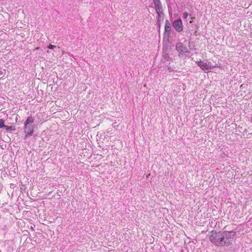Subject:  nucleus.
<instances>
[{
    "mask_svg": "<svg viewBox=\"0 0 252 252\" xmlns=\"http://www.w3.org/2000/svg\"><path fill=\"white\" fill-rule=\"evenodd\" d=\"M6 127L4 125V121L2 119H0V128Z\"/></svg>",
    "mask_w": 252,
    "mask_h": 252,
    "instance_id": "9",
    "label": "nucleus"
},
{
    "mask_svg": "<svg viewBox=\"0 0 252 252\" xmlns=\"http://www.w3.org/2000/svg\"><path fill=\"white\" fill-rule=\"evenodd\" d=\"M196 63L203 70H208L213 67L202 61L196 62Z\"/></svg>",
    "mask_w": 252,
    "mask_h": 252,
    "instance_id": "6",
    "label": "nucleus"
},
{
    "mask_svg": "<svg viewBox=\"0 0 252 252\" xmlns=\"http://www.w3.org/2000/svg\"><path fill=\"white\" fill-rule=\"evenodd\" d=\"M171 32V24L168 20H165L164 26V36L169 37L170 35Z\"/></svg>",
    "mask_w": 252,
    "mask_h": 252,
    "instance_id": "5",
    "label": "nucleus"
},
{
    "mask_svg": "<svg viewBox=\"0 0 252 252\" xmlns=\"http://www.w3.org/2000/svg\"><path fill=\"white\" fill-rule=\"evenodd\" d=\"M6 127H3L7 131L13 130V127L11 126H5Z\"/></svg>",
    "mask_w": 252,
    "mask_h": 252,
    "instance_id": "12",
    "label": "nucleus"
},
{
    "mask_svg": "<svg viewBox=\"0 0 252 252\" xmlns=\"http://www.w3.org/2000/svg\"><path fill=\"white\" fill-rule=\"evenodd\" d=\"M160 17H161V15L160 16V17H159V15H158V19H157V24H158V26L159 28L160 27Z\"/></svg>",
    "mask_w": 252,
    "mask_h": 252,
    "instance_id": "11",
    "label": "nucleus"
},
{
    "mask_svg": "<svg viewBox=\"0 0 252 252\" xmlns=\"http://www.w3.org/2000/svg\"><path fill=\"white\" fill-rule=\"evenodd\" d=\"M56 47V46L55 45H52V44H50L48 46V48L50 49H53L54 48H55Z\"/></svg>",
    "mask_w": 252,
    "mask_h": 252,
    "instance_id": "14",
    "label": "nucleus"
},
{
    "mask_svg": "<svg viewBox=\"0 0 252 252\" xmlns=\"http://www.w3.org/2000/svg\"><path fill=\"white\" fill-rule=\"evenodd\" d=\"M188 16V13L187 12H184L183 14V18L184 19H187Z\"/></svg>",
    "mask_w": 252,
    "mask_h": 252,
    "instance_id": "13",
    "label": "nucleus"
},
{
    "mask_svg": "<svg viewBox=\"0 0 252 252\" xmlns=\"http://www.w3.org/2000/svg\"><path fill=\"white\" fill-rule=\"evenodd\" d=\"M155 9L156 10L157 13L158 15H159V17L161 15H163V13L162 12V5L161 4H160L159 5H157L155 6Z\"/></svg>",
    "mask_w": 252,
    "mask_h": 252,
    "instance_id": "7",
    "label": "nucleus"
},
{
    "mask_svg": "<svg viewBox=\"0 0 252 252\" xmlns=\"http://www.w3.org/2000/svg\"><path fill=\"white\" fill-rule=\"evenodd\" d=\"M34 119L33 118V117L32 116L29 117L25 121L24 125H25V126L30 125V124L33 123L34 122Z\"/></svg>",
    "mask_w": 252,
    "mask_h": 252,
    "instance_id": "8",
    "label": "nucleus"
},
{
    "mask_svg": "<svg viewBox=\"0 0 252 252\" xmlns=\"http://www.w3.org/2000/svg\"><path fill=\"white\" fill-rule=\"evenodd\" d=\"M236 235L233 231H212L209 235V240L218 247L229 246L232 244Z\"/></svg>",
    "mask_w": 252,
    "mask_h": 252,
    "instance_id": "1",
    "label": "nucleus"
},
{
    "mask_svg": "<svg viewBox=\"0 0 252 252\" xmlns=\"http://www.w3.org/2000/svg\"><path fill=\"white\" fill-rule=\"evenodd\" d=\"M34 127L35 126L34 125H28L27 126H25V125H24V129L25 130V132L26 133L25 136V139L32 135Z\"/></svg>",
    "mask_w": 252,
    "mask_h": 252,
    "instance_id": "4",
    "label": "nucleus"
},
{
    "mask_svg": "<svg viewBox=\"0 0 252 252\" xmlns=\"http://www.w3.org/2000/svg\"><path fill=\"white\" fill-rule=\"evenodd\" d=\"M176 49L179 53V57L180 58H186L189 54L188 49L181 42H178L176 44Z\"/></svg>",
    "mask_w": 252,
    "mask_h": 252,
    "instance_id": "2",
    "label": "nucleus"
},
{
    "mask_svg": "<svg viewBox=\"0 0 252 252\" xmlns=\"http://www.w3.org/2000/svg\"><path fill=\"white\" fill-rule=\"evenodd\" d=\"M153 0L155 6H156L157 5H159L160 4H161L160 0Z\"/></svg>",
    "mask_w": 252,
    "mask_h": 252,
    "instance_id": "10",
    "label": "nucleus"
},
{
    "mask_svg": "<svg viewBox=\"0 0 252 252\" xmlns=\"http://www.w3.org/2000/svg\"><path fill=\"white\" fill-rule=\"evenodd\" d=\"M172 26L178 32H181L183 30L182 21L180 19L175 20L172 23Z\"/></svg>",
    "mask_w": 252,
    "mask_h": 252,
    "instance_id": "3",
    "label": "nucleus"
}]
</instances>
